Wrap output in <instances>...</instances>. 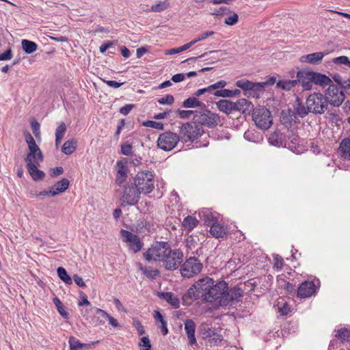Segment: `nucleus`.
<instances>
[{
	"label": "nucleus",
	"mask_w": 350,
	"mask_h": 350,
	"mask_svg": "<svg viewBox=\"0 0 350 350\" xmlns=\"http://www.w3.org/2000/svg\"><path fill=\"white\" fill-rule=\"evenodd\" d=\"M226 287V282L224 280L215 284V281L210 277H204L196 281L187 293L183 296V301L185 305H191L194 300L201 299L204 302L213 303L217 301L219 295Z\"/></svg>",
	"instance_id": "obj_1"
},
{
	"label": "nucleus",
	"mask_w": 350,
	"mask_h": 350,
	"mask_svg": "<svg viewBox=\"0 0 350 350\" xmlns=\"http://www.w3.org/2000/svg\"><path fill=\"white\" fill-rule=\"evenodd\" d=\"M296 77L300 78L304 90H311L313 85L325 87L332 83V79L324 74L306 70H298Z\"/></svg>",
	"instance_id": "obj_2"
},
{
	"label": "nucleus",
	"mask_w": 350,
	"mask_h": 350,
	"mask_svg": "<svg viewBox=\"0 0 350 350\" xmlns=\"http://www.w3.org/2000/svg\"><path fill=\"white\" fill-rule=\"evenodd\" d=\"M171 252V247L168 242L157 241L144 254L145 259L150 261H162L167 254Z\"/></svg>",
	"instance_id": "obj_3"
},
{
	"label": "nucleus",
	"mask_w": 350,
	"mask_h": 350,
	"mask_svg": "<svg viewBox=\"0 0 350 350\" xmlns=\"http://www.w3.org/2000/svg\"><path fill=\"white\" fill-rule=\"evenodd\" d=\"M134 184L142 194H148L154 189V175L148 170L138 172L134 178Z\"/></svg>",
	"instance_id": "obj_4"
},
{
	"label": "nucleus",
	"mask_w": 350,
	"mask_h": 350,
	"mask_svg": "<svg viewBox=\"0 0 350 350\" xmlns=\"http://www.w3.org/2000/svg\"><path fill=\"white\" fill-rule=\"evenodd\" d=\"M202 127L196 124L194 120L183 124L179 130L180 139L183 142H193L203 133Z\"/></svg>",
	"instance_id": "obj_5"
},
{
	"label": "nucleus",
	"mask_w": 350,
	"mask_h": 350,
	"mask_svg": "<svg viewBox=\"0 0 350 350\" xmlns=\"http://www.w3.org/2000/svg\"><path fill=\"white\" fill-rule=\"evenodd\" d=\"M310 113L323 114L328 107L324 95L321 93H313L308 96L306 102Z\"/></svg>",
	"instance_id": "obj_6"
},
{
	"label": "nucleus",
	"mask_w": 350,
	"mask_h": 350,
	"mask_svg": "<svg viewBox=\"0 0 350 350\" xmlns=\"http://www.w3.org/2000/svg\"><path fill=\"white\" fill-rule=\"evenodd\" d=\"M252 118L257 127L262 130H267L273 123L271 113L265 107L254 109L252 113Z\"/></svg>",
	"instance_id": "obj_7"
},
{
	"label": "nucleus",
	"mask_w": 350,
	"mask_h": 350,
	"mask_svg": "<svg viewBox=\"0 0 350 350\" xmlns=\"http://www.w3.org/2000/svg\"><path fill=\"white\" fill-rule=\"evenodd\" d=\"M221 291V295H219L217 300L218 304L221 306L231 305L234 301H239L243 295V291L241 288L235 286L228 288L227 283L226 287Z\"/></svg>",
	"instance_id": "obj_8"
},
{
	"label": "nucleus",
	"mask_w": 350,
	"mask_h": 350,
	"mask_svg": "<svg viewBox=\"0 0 350 350\" xmlns=\"http://www.w3.org/2000/svg\"><path fill=\"white\" fill-rule=\"evenodd\" d=\"M193 120L196 124L200 126H206L209 128H213L218 125L220 122V117L218 114L211 111L210 110H205L197 113L193 116Z\"/></svg>",
	"instance_id": "obj_9"
},
{
	"label": "nucleus",
	"mask_w": 350,
	"mask_h": 350,
	"mask_svg": "<svg viewBox=\"0 0 350 350\" xmlns=\"http://www.w3.org/2000/svg\"><path fill=\"white\" fill-rule=\"evenodd\" d=\"M123 204L135 205L138 202L142 194L135 184H126L120 191Z\"/></svg>",
	"instance_id": "obj_10"
},
{
	"label": "nucleus",
	"mask_w": 350,
	"mask_h": 350,
	"mask_svg": "<svg viewBox=\"0 0 350 350\" xmlns=\"http://www.w3.org/2000/svg\"><path fill=\"white\" fill-rule=\"evenodd\" d=\"M328 88L325 90L324 97L327 103L334 107L340 106L345 100V96L344 92L336 85L330 83Z\"/></svg>",
	"instance_id": "obj_11"
},
{
	"label": "nucleus",
	"mask_w": 350,
	"mask_h": 350,
	"mask_svg": "<svg viewBox=\"0 0 350 350\" xmlns=\"http://www.w3.org/2000/svg\"><path fill=\"white\" fill-rule=\"evenodd\" d=\"M202 269V264L196 257H190L180 266V273L184 278H191L198 274Z\"/></svg>",
	"instance_id": "obj_12"
},
{
	"label": "nucleus",
	"mask_w": 350,
	"mask_h": 350,
	"mask_svg": "<svg viewBox=\"0 0 350 350\" xmlns=\"http://www.w3.org/2000/svg\"><path fill=\"white\" fill-rule=\"evenodd\" d=\"M180 140V137L178 134L167 131L159 135L157 146L165 151H170L176 147Z\"/></svg>",
	"instance_id": "obj_13"
},
{
	"label": "nucleus",
	"mask_w": 350,
	"mask_h": 350,
	"mask_svg": "<svg viewBox=\"0 0 350 350\" xmlns=\"http://www.w3.org/2000/svg\"><path fill=\"white\" fill-rule=\"evenodd\" d=\"M162 260L163 267L167 270H175L183 260V253L180 250H172Z\"/></svg>",
	"instance_id": "obj_14"
},
{
	"label": "nucleus",
	"mask_w": 350,
	"mask_h": 350,
	"mask_svg": "<svg viewBox=\"0 0 350 350\" xmlns=\"http://www.w3.org/2000/svg\"><path fill=\"white\" fill-rule=\"evenodd\" d=\"M120 234L123 241L129 243L131 250L135 253L141 250L143 244L137 234L126 230H121Z\"/></svg>",
	"instance_id": "obj_15"
},
{
	"label": "nucleus",
	"mask_w": 350,
	"mask_h": 350,
	"mask_svg": "<svg viewBox=\"0 0 350 350\" xmlns=\"http://www.w3.org/2000/svg\"><path fill=\"white\" fill-rule=\"evenodd\" d=\"M317 288L313 281H305L299 285L297 296L301 298L310 297L316 293Z\"/></svg>",
	"instance_id": "obj_16"
},
{
	"label": "nucleus",
	"mask_w": 350,
	"mask_h": 350,
	"mask_svg": "<svg viewBox=\"0 0 350 350\" xmlns=\"http://www.w3.org/2000/svg\"><path fill=\"white\" fill-rule=\"evenodd\" d=\"M29 152L27 153L25 161L26 163L33 161H43L44 157L36 143H31L28 145Z\"/></svg>",
	"instance_id": "obj_17"
},
{
	"label": "nucleus",
	"mask_w": 350,
	"mask_h": 350,
	"mask_svg": "<svg viewBox=\"0 0 350 350\" xmlns=\"http://www.w3.org/2000/svg\"><path fill=\"white\" fill-rule=\"evenodd\" d=\"M200 332L203 338H209L208 340L211 345H215L221 341V336L217 334L207 324H202L200 327Z\"/></svg>",
	"instance_id": "obj_18"
},
{
	"label": "nucleus",
	"mask_w": 350,
	"mask_h": 350,
	"mask_svg": "<svg viewBox=\"0 0 350 350\" xmlns=\"http://www.w3.org/2000/svg\"><path fill=\"white\" fill-rule=\"evenodd\" d=\"M41 162L42 161H33L26 163L27 171L35 181L42 180L45 176L44 172L38 169Z\"/></svg>",
	"instance_id": "obj_19"
},
{
	"label": "nucleus",
	"mask_w": 350,
	"mask_h": 350,
	"mask_svg": "<svg viewBox=\"0 0 350 350\" xmlns=\"http://www.w3.org/2000/svg\"><path fill=\"white\" fill-rule=\"evenodd\" d=\"M268 141L270 144L278 147L287 146L286 137L278 131H275L269 134Z\"/></svg>",
	"instance_id": "obj_20"
},
{
	"label": "nucleus",
	"mask_w": 350,
	"mask_h": 350,
	"mask_svg": "<svg viewBox=\"0 0 350 350\" xmlns=\"http://www.w3.org/2000/svg\"><path fill=\"white\" fill-rule=\"evenodd\" d=\"M327 54H328V53L316 52L308 55H302L300 57V62L302 63L319 65L321 63L323 58Z\"/></svg>",
	"instance_id": "obj_21"
},
{
	"label": "nucleus",
	"mask_w": 350,
	"mask_h": 350,
	"mask_svg": "<svg viewBox=\"0 0 350 350\" xmlns=\"http://www.w3.org/2000/svg\"><path fill=\"white\" fill-rule=\"evenodd\" d=\"M98 342L97 340L90 343H82L74 336H70L68 340L70 350H88Z\"/></svg>",
	"instance_id": "obj_22"
},
{
	"label": "nucleus",
	"mask_w": 350,
	"mask_h": 350,
	"mask_svg": "<svg viewBox=\"0 0 350 350\" xmlns=\"http://www.w3.org/2000/svg\"><path fill=\"white\" fill-rule=\"evenodd\" d=\"M185 330L189 340V344L193 345L196 344V338L195 336L196 324L192 319H186L185 323Z\"/></svg>",
	"instance_id": "obj_23"
},
{
	"label": "nucleus",
	"mask_w": 350,
	"mask_h": 350,
	"mask_svg": "<svg viewBox=\"0 0 350 350\" xmlns=\"http://www.w3.org/2000/svg\"><path fill=\"white\" fill-rule=\"evenodd\" d=\"M226 85H227V82L226 81L219 80V81H217L216 83L208 85L206 88L198 90L197 91H196L194 92L193 95L196 96H200L206 93L213 94V92L215 91V89L223 88Z\"/></svg>",
	"instance_id": "obj_24"
},
{
	"label": "nucleus",
	"mask_w": 350,
	"mask_h": 350,
	"mask_svg": "<svg viewBox=\"0 0 350 350\" xmlns=\"http://www.w3.org/2000/svg\"><path fill=\"white\" fill-rule=\"evenodd\" d=\"M234 111H239L243 113H250L253 111V104L245 98H241L234 102Z\"/></svg>",
	"instance_id": "obj_25"
},
{
	"label": "nucleus",
	"mask_w": 350,
	"mask_h": 350,
	"mask_svg": "<svg viewBox=\"0 0 350 350\" xmlns=\"http://www.w3.org/2000/svg\"><path fill=\"white\" fill-rule=\"evenodd\" d=\"M338 153L343 160L350 161V138H345L341 141Z\"/></svg>",
	"instance_id": "obj_26"
},
{
	"label": "nucleus",
	"mask_w": 350,
	"mask_h": 350,
	"mask_svg": "<svg viewBox=\"0 0 350 350\" xmlns=\"http://www.w3.org/2000/svg\"><path fill=\"white\" fill-rule=\"evenodd\" d=\"M211 235L215 238H223L226 234V228L217 222H213L209 230Z\"/></svg>",
	"instance_id": "obj_27"
},
{
	"label": "nucleus",
	"mask_w": 350,
	"mask_h": 350,
	"mask_svg": "<svg viewBox=\"0 0 350 350\" xmlns=\"http://www.w3.org/2000/svg\"><path fill=\"white\" fill-rule=\"evenodd\" d=\"M218 109L226 114H230L234 111V102L228 100H220L216 103Z\"/></svg>",
	"instance_id": "obj_28"
},
{
	"label": "nucleus",
	"mask_w": 350,
	"mask_h": 350,
	"mask_svg": "<svg viewBox=\"0 0 350 350\" xmlns=\"http://www.w3.org/2000/svg\"><path fill=\"white\" fill-rule=\"evenodd\" d=\"M298 83L301 84L300 78L294 80H280L277 82V87L282 90L289 91L295 88Z\"/></svg>",
	"instance_id": "obj_29"
},
{
	"label": "nucleus",
	"mask_w": 350,
	"mask_h": 350,
	"mask_svg": "<svg viewBox=\"0 0 350 350\" xmlns=\"http://www.w3.org/2000/svg\"><path fill=\"white\" fill-rule=\"evenodd\" d=\"M197 97L194 95L193 96L189 97L183 101V107L185 108L204 107L205 104L200 101Z\"/></svg>",
	"instance_id": "obj_30"
},
{
	"label": "nucleus",
	"mask_w": 350,
	"mask_h": 350,
	"mask_svg": "<svg viewBox=\"0 0 350 350\" xmlns=\"http://www.w3.org/2000/svg\"><path fill=\"white\" fill-rule=\"evenodd\" d=\"M69 184L70 182L67 178H62L51 187L52 189L54 190L53 194L57 196L59 193L65 191L68 188Z\"/></svg>",
	"instance_id": "obj_31"
},
{
	"label": "nucleus",
	"mask_w": 350,
	"mask_h": 350,
	"mask_svg": "<svg viewBox=\"0 0 350 350\" xmlns=\"http://www.w3.org/2000/svg\"><path fill=\"white\" fill-rule=\"evenodd\" d=\"M199 224L198 220L192 216L186 217L183 221V226L188 232L193 230Z\"/></svg>",
	"instance_id": "obj_32"
},
{
	"label": "nucleus",
	"mask_w": 350,
	"mask_h": 350,
	"mask_svg": "<svg viewBox=\"0 0 350 350\" xmlns=\"http://www.w3.org/2000/svg\"><path fill=\"white\" fill-rule=\"evenodd\" d=\"M117 177H116V183L118 185L122 184L126 179V170L121 161H118L117 163Z\"/></svg>",
	"instance_id": "obj_33"
},
{
	"label": "nucleus",
	"mask_w": 350,
	"mask_h": 350,
	"mask_svg": "<svg viewBox=\"0 0 350 350\" xmlns=\"http://www.w3.org/2000/svg\"><path fill=\"white\" fill-rule=\"evenodd\" d=\"M21 45L23 51L27 54H31L36 51L38 49L37 44L28 40H23L21 42Z\"/></svg>",
	"instance_id": "obj_34"
},
{
	"label": "nucleus",
	"mask_w": 350,
	"mask_h": 350,
	"mask_svg": "<svg viewBox=\"0 0 350 350\" xmlns=\"http://www.w3.org/2000/svg\"><path fill=\"white\" fill-rule=\"evenodd\" d=\"M139 268L142 271L144 275L149 279H154L159 275L158 269H152L150 267H143L141 264H139Z\"/></svg>",
	"instance_id": "obj_35"
},
{
	"label": "nucleus",
	"mask_w": 350,
	"mask_h": 350,
	"mask_svg": "<svg viewBox=\"0 0 350 350\" xmlns=\"http://www.w3.org/2000/svg\"><path fill=\"white\" fill-rule=\"evenodd\" d=\"M53 304L56 306L57 310H58V312L60 314V315L64 319H68V317H69V314L66 312V308L64 306V305L62 304V303L60 301V299L58 297H55L53 298Z\"/></svg>",
	"instance_id": "obj_36"
},
{
	"label": "nucleus",
	"mask_w": 350,
	"mask_h": 350,
	"mask_svg": "<svg viewBox=\"0 0 350 350\" xmlns=\"http://www.w3.org/2000/svg\"><path fill=\"white\" fill-rule=\"evenodd\" d=\"M335 337L341 342H347L350 340V329L346 328H340L337 330Z\"/></svg>",
	"instance_id": "obj_37"
},
{
	"label": "nucleus",
	"mask_w": 350,
	"mask_h": 350,
	"mask_svg": "<svg viewBox=\"0 0 350 350\" xmlns=\"http://www.w3.org/2000/svg\"><path fill=\"white\" fill-rule=\"evenodd\" d=\"M77 142L75 140H68L64 142L62 150L66 154H71L76 149Z\"/></svg>",
	"instance_id": "obj_38"
},
{
	"label": "nucleus",
	"mask_w": 350,
	"mask_h": 350,
	"mask_svg": "<svg viewBox=\"0 0 350 350\" xmlns=\"http://www.w3.org/2000/svg\"><path fill=\"white\" fill-rule=\"evenodd\" d=\"M295 111L301 118L306 116L310 112L308 107L304 106L301 103L298 102L295 105Z\"/></svg>",
	"instance_id": "obj_39"
},
{
	"label": "nucleus",
	"mask_w": 350,
	"mask_h": 350,
	"mask_svg": "<svg viewBox=\"0 0 350 350\" xmlns=\"http://www.w3.org/2000/svg\"><path fill=\"white\" fill-rule=\"evenodd\" d=\"M164 299L170 304L174 308H178L179 307L178 299L171 292L165 293L163 295Z\"/></svg>",
	"instance_id": "obj_40"
},
{
	"label": "nucleus",
	"mask_w": 350,
	"mask_h": 350,
	"mask_svg": "<svg viewBox=\"0 0 350 350\" xmlns=\"http://www.w3.org/2000/svg\"><path fill=\"white\" fill-rule=\"evenodd\" d=\"M57 272L59 278L66 284H71L72 283V278L68 275L67 271L64 268L62 267H58Z\"/></svg>",
	"instance_id": "obj_41"
},
{
	"label": "nucleus",
	"mask_w": 350,
	"mask_h": 350,
	"mask_svg": "<svg viewBox=\"0 0 350 350\" xmlns=\"http://www.w3.org/2000/svg\"><path fill=\"white\" fill-rule=\"evenodd\" d=\"M170 6L167 1H163L156 3L151 6V11L155 12H160L167 9Z\"/></svg>",
	"instance_id": "obj_42"
},
{
	"label": "nucleus",
	"mask_w": 350,
	"mask_h": 350,
	"mask_svg": "<svg viewBox=\"0 0 350 350\" xmlns=\"http://www.w3.org/2000/svg\"><path fill=\"white\" fill-rule=\"evenodd\" d=\"M235 84L238 88L245 91H251L252 87H254V82L246 79L239 80Z\"/></svg>",
	"instance_id": "obj_43"
},
{
	"label": "nucleus",
	"mask_w": 350,
	"mask_h": 350,
	"mask_svg": "<svg viewBox=\"0 0 350 350\" xmlns=\"http://www.w3.org/2000/svg\"><path fill=\"white\" fill-rule=\"evenodd\" d=\"M254 87H252L250 94H253V96H258L259 94L262 93L264 88L266 86V83H254Z\"/></svg>",
	"instance_id": "obj_44"
},
{
	"label": "nucleus",
	"mask_w": 350,
	"mask_h": 350,
	"mask_svg": "<svg viewBox=\"0 0 350 350\" xmlns=\"http://www.w3.org/2000/svg\"><path fill=\"white\" fill-rule=\"evenodd\" d=\"M213 95L217 97H223V98H231L230 90L227 89H215L213 92Z\"/></svg>",
	"instance_id": "obj_45"
},
{
	"label": "nucleus",
	"mask_w": 350,
	"mask_h": 350,
	"mask_svg": "<svg viewBox=\"0 0 350 350\" xmlns=\"http://www.w3.org/2000/svg\"><path fill=\"white\" fill-rule=\"evenodd\" d=\"M143 125L146 127H150L153 129H156L157 130H163L164 125L161 122L153 121V120H148L143 123Z\"/></svg>",
	"instance_id": "obj_46"
},
{
	"label": "nucleus",
	"mask_w": 350,
	"mask_h": 350,
	"mask_svg": "<svg viewBox=\"0 0 350 350\" xmlns=\"http://www.w3.org/2000/svg\"><path fill=\"white\" fill-rule=\"evenodd\" d=\"M121 153L125 156H131L133 154V146L128 142L121 145Z\"/></svg>",
	"instance_id": "obj_47"
},
{
	"label": "nucleus",
	"mask_w": 350,
	"mask_h": 350,
	"mask_svg": "<svg viewBox=\"0 0 350 350\" xmlns=\"http://www.w3.org/2000/svg\"><path fill=\"white\" fill-rule=\"evenodd\" d=\"M66 131V126L64 122H61L55 131V137L63 138Z\"/></svg>",
	"instance_id": "obj_48"
},
{
	"label": "nucleus",
	"mask_w": 350,
	"mask_h": 350,
	"mask_svg": "<svg viewBox=\"0 0 350 350\" xmlns=\"http://www.w3.org/2000/svg\"><path fill=\"white\" fill-rule=\"evenodd\" d=\"M157 102L161 105H172L174 102V98L172 94H167L158 99Z\"/></svg>",
	"instance_id": "obj_49"
},
{
	"label": "nucleus",
	"mask_w": 350,
	"mask_h": 350,
	"mask_svg": "<svg viewBox=\"0 0 350 350\" xmlns=\"http://www.w3.org/2000/svg\"><path fill=\"white\" fill-rule=\"evenodd\" d=\"M31 129L33 135L36 138L40 137V124L36 121L33 120L31 122Z\"/></svg>",
	"instance_id": "obj_50"
},
{
	"label": "nucleus",
	"mask_w": 350,
	"mask_h": 350,
	"mask_svg": "<svg viewBox=\"0 0 350 350\" xmlns=\"http://www.w3.org/2000/svg\"><path fill=\"white\" fill-rule=\"evenodd\" d=\"M214 34H215V32L213 31H205V32L202 33V34L198 36V37H196V38L192 40V41H195V44H196L198 42L204 40L206 39L208 37L213 36Z\"/></svg>",
	"instance_id": "obj_51"
},
{
	"label": "nucleus",
	"mask_w": 350,
	"mask_h": 350,
	"mask_svg": "<svg viewBox=\"0 0 350 350\" xmlns=\"http://www.w3.org/2000/svg\"><path fill=\"white\" fill-rule=\"evenodd\" d=\"M139 345L143 347L141 350H150L151 349L150 340L146 336H144L141 338V342Z\"/></svg>",
	"instance_id": "obj_52"
},
{
	"label": "nucleus",
	"mask_w": 350,
	"mask_h": 350,
	"mask_svg": "<svg viewBox=\"0 0 350 350\" xmlns=\"http://www.w3.org/2000/svg\"><path fill=\"white\" fill-rule=\"evenodd\" d=\"M333 62L338 64L350 66V61L347 56H340L333 59Z\"/></svg>",
	"instance_id": "obj_53"
},
{
	"label": "nucleus",
	"mask_w": 350,
	"mask_h": 350,
	"mask_svg": "<svg viewBox=\"0 0 350 350\" xmlns=\"http://www.w3.org/2000/svg\"><path fill=\"white\" fill-rule=\"evenodd\" d=\"M239 21V16L236 13H233L232 15L226 18L225 23L228 25H234Z\"/></svg>",
	"instance_id": "obj_54"
},
{
	"label": "nucleus",
	"mask_w": 350,
	"mask_h": 350,
	"mask_svg": "<svg viewBox=\"0 0 350 350\" xmlns=\"http://www.w3.org/2000/svg\"><path fill=\"white\" fill-rule=\"evenodd\" d=\"M298 137L296 135L293 134L291 136H288L287 140V146L289 148H293L295 147V145L297 144Z\"/></svg>",
	"instance_id": "obj_55"
},
{
	"label": "nucleus",
	"mask_w": 350,
	"mask_h": 350,
	"mask_svg": "<svg viewBox=\"0 0 350 350\" xmlns=\"http://www.w3.org/2000/svg\"><path fill=\"white\" fill-rule=\"evenodd\" d=\"M274 268H275L278 271H280L282 269L283 267V259L281 256L276 255L274 257Z\"/></svg>",
	"instance_id": "obj_56"
},
{
	"label": "nucleus",
	"mask_w": 350,
	"mask_h": 350,
	"mask_svg": "<svg viewBox=\"0 0 350 350\" xmlns=\"http://www.w3.org/2000/svg\"><path fill=\"white\" fill-rule=\"evenodd\" d=\"M180 118H189L193 113V110H180L177 111Z\"/></svg>",
	"instance_id": "obj_57"
},
{
	"label": "nucleus",
	"mask_w": 350,
	"mask_h": 350,
	"mask_svg": "<svg viewBox=\"0 0 350 350\" xmlns=\"http://www.w3.org/2000/svg\"><path fill=\"white\" fill-rule=\"evenodd\" d=\"M209 53L213 55L210 58V59L213 62L217 61L221 56L224 55V53L222 51H210Z\"/></svg>",
	"instance_id": "obj_58"
},
{
	"label": "nucleus",
	"mask_w": 350,
	"mask_h": 350,
	"mask_svg": "<svg viewBox=\"0 0 350 350\" xmlns=\"http://www.w3.org/2000/svg\"><path fill=\"white\" fill-rule=\"evenodd\" d=\"M12 58V53L10 49L7 50L5 53L0 54V61L10 60Z\"/></svg>",
	"instance_id": "obj_59"
},
{
	"label": "nucleus",
	"mask_w": 350,
	"mask_h": 350,
	"mask_svg": "<svg viewBox=\"0 0 350 350\" xmlns=\"http://www.w3.org/2000/svg\"><path fill=\"white\" fill-rule=\"evenodd\" d=\"M102 81L105 83L108 86L113 88H120L124 83H119L115 81H111V80H105L102 79Z\"/></svg>",
	"instance_id": "obj_60"
},
{
	"label": "nucleus",
	"mask_w": 350,
	"mask_h": 350,
	"mask_svg": "<svg viewBox=\"0 0 350 350\" xmlns=\"http://www.w3.org/2000/svg\"><path fill=\"white\" fill-rule=\"evenodd\" d=\"M73 280L76 283V284L79 287L83 288L86 286L83 278L77 274L74 275Z\"/></svg>",
	"instance_id": "obj_61"
},
{
	"label": "nucleus",
	"mask_w": 350,
	"mask_h": 350,
	"mask_svg": "<svg viewBox=\"0 0 350 350\" xmlns=\"http://www.w3.org/2000/svg\"><path fill=\"white\" fill-rule=\"evenodd\" d=\"M133 105H126L124 107L120 108V112L122 114L126 116L130 113V111L133 109Z\"/></svg>",
	"instance_id": "obj_62"
},
{
	"label": "nucleus",
	"mask_w": 350,
	"mask_h": 350,
	"mask_svg": "<svg viewBox=\"0 0 350 350\" xmlns=\"http://www.w3.org/2000/svg\"><path fill=\"white\" fill-rule=\"evenodd\" d=\"M94 310H95V312L98 315V317H101L103 319H107V318L109 316V314L102 309H100L98 308H94Z\"/></svg>",
	"instance_id": "obj_63"
},
{
	"label": "nucleus",
	"mask_w": 350,
	"mask_h": 350,
	"mask_svg": "<svg viewBox=\"0 0 350 350\" xmlns=\"http://www.w3.org/2000/svg\"><path fill=\"white\" fill-rule=\"evenodd\" d=\"M185 78V75L183 73L176 74L172 76V80L175 83L183 81Z\"/></svg>",
	"instance_id": "obj_64"
}]
</instances>
